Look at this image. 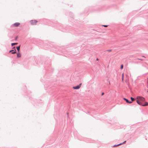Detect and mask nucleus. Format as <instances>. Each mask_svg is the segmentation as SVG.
I'll return each instance as SVG.
<instances>
[{"label": "nucleus", "instance_id": "f257e3e1", "mask_svg": "<svg viewBox=\"0 0 148 148\" xmlns=\"http://www.w3.org/2000/svg\"><path fill=\"white\" fill-rule=\"evenodd\" d=\"M148 103L145 101V99L142 97H139V105L143 106L148 105Z\"/></svg>", "mask_w": 148, "mask_h": 148}, {"label": "nucleus", "instance_id": "f03ea898", "mask_svg": "<svg viewBox=\"0 0 148 148\" xmlns=\"http://www.w3.org/2000/svg\"><path fill=\"white\" fill-rule=\"evenodd\" d=\"M30 22L32 25H34L37 22V21L35 20H33L30 21Z\"/></svg>", "mask_w": 148, "mask_h": 148}, {"label": "nucleus", "instance_id": "7ed1b4c3", "mask_svg": "<svg viewBox=\"0 0 148 148\" xmlns=\"http://www.w3.org/2000/svg\"><path fill=\"white\" fill-rule=\"evenodd\" d=\"M82 84L80 83L79 85L77 86H74L73 87V88L75 89H79L81 87Z\"/></svg>", "mask_w": 148, "mask_h": 148}, {"label": "nucleus", "instance_id": "20e7f679", "mask_svg": "<svg viewBox=\"0 0 148 148\" xmlns=\"http://www.w3.org/2000/svg\"><path fill=\"white\" fill-rule=\"evenodd\" d=\"M20 24L19 23H16L14 24L13 26L15 27H17Z\"/></svg>", "mask_w": 148, "mask_h": 148}, {"label": "nucleus", "instance_id": "39448f33", "mask_svg": "<svg viewBox=\"0 0 148 148\" xmlns=\"http://www.w3.org/2000/svg\"><path fill=\"white\" fill-rule=\"evenodd\" d=\"M123 99L126 101V102L127 103H132V101H129V100L128 99H125V98H124Z\"/></svg>", "mask_w": 148, "mask_h": 148}, {"label": "nucleus", "instance_id": "423d86ee", "mask_svg": "<svg viewBox=\"0 0 148 148\" xmlns=\"http://www.w3.org/2000/svg\"><path fill=\"white\" fill-rule=\"evenodd\" d=\"M17 57L18 58H20L21 56V55L20 53H17Z\"/></svg>", "mask_w": 148, "mask_h": 148}, {"label": "nucleus", "instance_id": "0eeeda50", "mask_svg": "<svg viewBox=\"0 0 148 148\" xmlns=\"http://www.w3.org/2000/svg\"><path fill=\"white\" fill-rule=\"evenodd\" d=\"M11 51H13L11 53L12 54H14V53H16V50H15V51H13V50H12V51H10V52H11Z\"/></svg>", "mask_w": 148, "mask_h": 148}, {"label": "nucleus", "instance_id": "6e6552de", "mask_svg": "<svg viewBox=\"0 0 148 148\" xmlns=\"http://www.w3.org/2000/svg\"><path fill=\"white\" fill-rule=\"evenodd\" d=\"M16 48H17V49L18 51L19 52V50L20 49V46H19L17 47H16Z\"/></svg>", "mask_w": 148, "mask_h": 148}, {"label": "nucleus", "instance_id": "1a4fd4ad", "mask_svg": "<svg viewBox=\"0 0 148 148\" xmlns=\"http://www.w3.org/2000/svg\"><path fill=\"white\" fill-rule=\"evenodd\" d=\"M17 44V43H13L12 44V46L14 45H16V44Z\"/></svg>", "mask_w": 148, "mask_h": 148}, {"label": "nucleus", "instance_id": "9d476101", "mask_svg": "<svg viewBox=\"0 0 148 148\" xmlns=\"http://www.w3.org/2000/svg\"><path fill=\"white\" fill-rule=\"evenodd\" d=\"M122 81L123 82V76H124V74H123V73L122 74Z\"/></svg>", "mask_w": 148, "mask_h": 148}, {"label": "nucleus", "instance_id": "9b49d317", "mask_svg": "<svg viewBox=\"0 0 148 148\" xmlns=\"http://www.w3.org/2000/svg\"><path fill=\"white\" fill-rule=\"evenodd\" d=\"M122 144V143H121V144H119L118 145H114L113 146H114V147H116V146H119V145H121V144Z\"/></svg>", "mask_w": 148, "mask_h": 148}, {"label": "nucleus", "instance_id": "f8f14e48", "mask_svg": "<svg viewBox=\"0 0 148 148\" xmlns=\"http://www.w3.org/2000/svg\"><path fill=\"white\" fill-rule=\"evenodd\" d=\"M123 68V64H122L121 65V69H122Z\"/></svg>", "mask_w": 148, "mask_h": 148}, {"label": "nucleus", "instance_id": "ddd939ff", "mask_svg": "<svg viewBox=\"0 0 148 148\" xmlns=\"http://www.w3.org/2000/svg\"><path fill=\"white\" fill-rule=\"evenodd\" d=\"M131 99L132 100V101H134V98L132 97H131Z\"/></svg>", "mask_w": 148, "mask_h": 148}, {"label": "nucleus", "instance_id": "4468645a", "mask_svg": "<svg viewBox=\"0 0 148 148\" xmlns=\"http://www.w3.org/2000/svg\"><path fill=\"white\" fill-rule=\"evenodd\" d=\"M137 99L136 100V102L137 103H138V104H139V100L138 99V98H137Z\"/></svg>", "mask_w": 148, "mask_h": 148}, {"label": "nucleus", "instance_id": "2eb2a0df", "mask_svg": "<svg viewBox=\"0 0 148 148\" xmlns=\"http://www.w3.org/2000/svg\"><path fill=\"white\" fill-rule=\"evenodd\" d=\"M103 26L105 27H108V25H103Z\"/></svg>", "mask_w": 148, "mask_h": 148}, {"label": "nucleus", "instance_id": "dca6fc26", "mask_svg": "<svg viewBox=\"0 0 148 148\" xmlns=\"http://www.w3.org/2000/svg\"><path fill=\"white\" fill-rule=\"evenodd\" d=\"M104 93L103 92L102 93L101 95H104Z\"/></svg>", "mask_w": 148, "mask_h": 148}, {"label": "nucleus", "instance_id": "f3484780", "mask_svg": "<svg viewBox=\"0 0 148 148\" xmlns=\"http://www.w3.org/2000/svg\"><path fill=\"white\" fill-rule=\"evenodd\" d=\"M126 142V141H125L123 143H124L125 142Z\"/></svg>", "mask_w": 148, "mask_h": 148}, {"label": "nucleus", "instance_id": "a211bd4d", "mask_svg": "<svg viewBox=\"0 0 148 148\" xmlns=\"http://www.w3.org/2000/svg\"><path fill=\"white\" fill-rule=\"evenodd\" d=\"M97 60H98V59H97Z\"/></svg>", "mask_w": 148, "mask_h": 148}]
</instances>
